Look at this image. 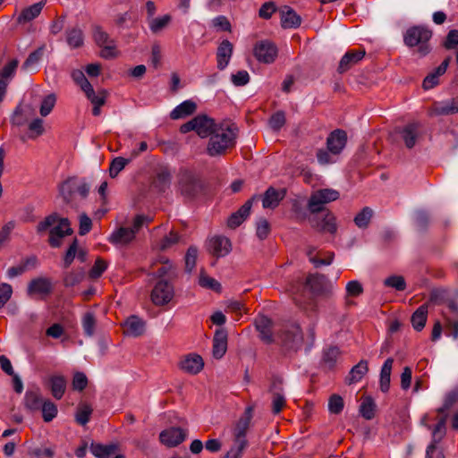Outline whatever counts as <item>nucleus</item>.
Wrapping results in <instances>:
<instances>
[{"label":"nucleus","mask_w":458,"mask_h":458,"mask_svg":"<svg viewBox=\"0 0 458 458\" xmlns=\"http://www.w3.org/2000/svg\"><path fill=\"white\" fill-rule=\"evenodd\" d=\"M277 338L282 347L287 352H298L304 344L306 351L309 352L315 342V328L310 326L304 335L299 324L287 323L277 333Z\"/></svg>","instance_id":"obj_1"},{"label":"nucleus","mask_w":458,"mask_h":458,"mask_svg":"<svg viewBox=\"0 0 458 458\" xmlns=\"http://www.w3.org/2000/svg\"><path fill=\"white\" fill-rule=\"evenodd\" d=\"M48 229L50 233L49 244L54 248L60 247L62 244V239L66 235L72 233V229L69 220L67 218L60 217L55 213L47 216L37 226L38 233Z\"/></svg>","instance_id":"obj_2"},{"label":"nucleus","mask_w":458,"mask_h":458,"mask_svg":"<svg viewBox=\"0 0 458 458\" xmlns=\"http://www.w3.org/2000/svg\"><path fill=\"white\" fill-rule=\"evenodd\" d=\"M236 138V127L228 123H222L216 126L214 133L209 138L207 148L208 154L211 157L219 156L234 144Z\"/></svg>","instance_id":"obj_3"},{"label":"nucleus","mask_w":458,"mask_h":458,"mask_svg":"<svg viewBox=\"0 0 458 458\" xmlns=\"http://www.w3.org/2000/svg\"><path fill=\"white\" fill-rule=\"evenodd\" d=\"M432 32L424 26H413L408 29L403 36L404 44L409 47H419L421 55L429 52L428 41L430 39Z\"/></svg>","instance_id":"obj_4"},{"label":"nucleus","mask_w":458,"mask_h":458,"mask_svg":"<svg viewBox=\"0 0 458 458\" xmlns=\"http://www.w3.org/2000/svg\"><path fill=\"white\" fill-rule=\"evenodd\" d=\"M217 125H219V123H216L213 119L206 115H198L188 123L182 124L180 131L182 133L194 131L201 138H210Z\"/></svg>","instance_id":"obj_5"},{"label":"nucleus","mask_w":458,"mask_h":458,"mask_svg":"<svg viewBox=\"0 0 458 458\" xmlns=\"http://www.w3.org/2000/svg\"><path fill=\"white\" fill-rule=\"evenodd\" d=\"M93 38L95 43L101 48L100 56L102 58L112 59L118 55L115 40L102 27H94Z\"/></svg>","instance_id":"obj_6"},{"label":"nucleus","mask_w":458,"mask_h":458,"mask_svg":"<svg viewBox=\"0 0 458 458\" xmlns=\"http://www.w3.org/2000/svg\"><path fill=\"white\" fill-rule=\"evenodd\" d=\"M340 193L333 189L318 190L310 197L308 208L311 213H318L324 209V206L338 199Z\"/></svg>","instance_id":"obj_7"},{"label":"nucleus","mask_w":458,"mask_h":458,"mask_svg":"<svg viewBox=\"0 0 458 458\" xmlns=\"http://www.w3.org/2000/svg\"><path fill=\"white\" fill-rule=\"evenodd\" d=\"M277 54V47L271 40H259L253 46V55L259 63L270 64L276 61Z\"/></svg>","instance_id":"obj_8"},{"label":"nucleus","mask_w":458,"mask_h":458,"mask_svg":"<svg viewBox=\"0 0 458 458\" xmlns=\"http://www.w3.org/2000/svg\"><path fill=\"white\" fill-rule=\"evenodd\" d=\"M174 295L173 285L167 281L161 280L154 286L151 300L155 305L162 306L170 302Z\"/></svg>","instance_id":"obj_9"},{"label":"nucleus","mask_w":458,"mask_h":458,"mask_svg":"<svg viewBox=\"0 0 458 458\" xmlns=\"http://www.w3.org/2000/svg\"><path fill=\"white\" fill-rule=\"evenodd\" d=\"M254 325L263 343L267 344L275 343L276 338L273 334L274 322L270 318L265 315H259L255 318Z\"/></svg>","instance_id":"obj_10"},{"label":"nucleus","mask_w":458,"mask_h":458,"mask_svg":"<svg viewBox=\"0 0 458 458\" xmlns=\"http://www.w3.org/2000/svg\"><path fill=\"white\" fill-rule=\"evenodd\" d=\"M187 433L184 429L177 427H171L164 429L159 434L160 442L167 447H174L182 443Z\"/></svg>","instance_id":"obj_11"},{"label":"nucleus","mask_w":458,"mask_h":458,"mask_svg":"<svg viewBox=\"0 0 458 458\" xmlns=\"http://www.w3.org/2000/svg\"><path fill=\"white\" fill-rule=\"evenodd\" d=\"M208 249L216 257L222 258L232 251V243L225 236L215 235L208 239Z\"/></svg>","instance_id":"obj_12"},{"label":"nucleus","mask_w":458,"mask_h":458,"mask_svg":"<svg viewBox=\"0 0 458 458\" xmlns=\"http://www.w3.org/2000/svg\"><path fill=\"white\" fill-rule=\"evenodd\" d=\"M179 367L188 374L196 375L202 370L204 361L200 355L190 353L180 361Z\"/></svg>","instance_id":"obj_13"},{"label":"nucleus","mask_w":458,"mask_h":458,"mask_svg":"<svg viewBox=\"0 0 458 458\" xmlns=\"http://www.w3.org/2000/svg\"><path fill=\"white\" fill-rule=\"evenodd\" d=\"M346 141V132L343 130H335L332 131L327 139V149L331 154L338 155L344 148Z\"/></svg>","instance_id":"obj_14"},{"label":"nucleus","mask_w":458,"mask_h":458,"mask_svg":"<svg viewBox=\"0 0 458 458\" xmlns=\"http://www.w3.org/2000/svg\"><path fill=\"white\" fill-rule=\"evenodd\" d=\"M286 195V190L269 187L262 196V207L264 208H276Z\"/></svg>","instance_id":"obj_15"},{"label":"nucleus","mask_w":458,"mask_h":458,"mask_svg":"<svg viewBox=\"0 0 458 458\" xmlns=\"http://www.w3.org/2000/svg\"><path fill=\"white\" fill-rule=\"evenodd\" d=\"M233 53V46L228 40H223L216 50V66L220 71H224L229 64Z\"/></svg>","instance_id":"obj_16"},{"label":"nucleus","mask_w":458,"mask_h":458,"mask_svg":"<svg viewBox=\"0 0 458 458\" xmlns=\"http://www.w3.org/2000/svg\"><path fill=\"white\" fill-rule=\"evenodd\" d=\"M281 26L284 29H295L301 23V18L290 6L284 5L279 9Z\"/></svg>","instance_id":"obj_17"},{"label":"nucleus","mask_w":458,"mask_h":458,"mask_svg":"<svg viewBox=\"0 0 458 458\" xmlns=\"http://www.w3.org/2000/svg\"><path fill=\"white\" fill-rule=\"evenodd\" d=\"M28 294L29 295H38L40 297H45L49 294L52 291V284L48 278L46 277H38L30 282L28 284Z\"/></svg>","instance_id":"obj_18"},{"label":"nucleus","mask_w":458,"mask_h":458,"mask_svg":"<svg viewBox=\"0 0 458 458\" xmlns=\"http://www.w3.org/2000/svg\"><path fill=\"white\" fill-rule=\"evenodd\" d=\"M179 185L182 194L186 196L193 195L197 188L194 174L189 170H181L179 174Z\"/></svg>","instance_id":"obj_19"},{"label":"nucleus","mask_w":458,"mask_h":458,"mask_svg":"<svg viewBox=\"0 0 458 458\" xmlns=\"http://www.w3.org/2000/svg\"><path fill=\"white\" fill-rule=\"evenodd\" d=\"M306 287L314 294H323L328 291L327 279L322 275H310L306 279Z\"/></svg>","instance_id":"obj_20"},{"label":"nucleus","mask_w":458,"mask_h":458,"mask_svg":"<svg viewBox=\"0 0 458 458\" xmlns=\"http://www.w3.org/2000/svg\"><path fill=\"white\" fill-rule=\"evenodd\" d=\"M135 239L133 230L128 227H119L113 231L108 237V242L114 245L124 246Z\"/></svg>","instance_id":"obj_21"},{"label":"nucleus","mask_w":458,"mask_h":458,"mask_svg":"<svg viewBox=\"0 0 458 458\" xmlns=\"http://www.w3.org/2000/svg\"><path fill=\"white\" fill-rule=\"evenodd\" d=\"M45 400L38 388L27 390L24 394L23 404L26 410L35 412L40 410Z\"/></svg>","instance_id":"obj_22"},{"label":"nucleus","mask_w":458,"mask_h":458,"mask_svg":"<svg viewBox=\"0 0 458 458\" xmlns=\"http://www.w3.org/2000/svg\"><path fill=\"white\" fill-rule=\"evenodd\" d=\"M227 350V332L224 328L216 329L213 339V356L221 359Z\"/></svg>","instance_id":"obj_23"},{"label":"nucleus","mask_w":458,"mask_h":458,"mask_svg":"<svg viewBox=\"0 0 458 458\" xmlns=\"http://www.w3.org/2000/svg\"><path fill=\"white\" fill-rule=\"evenodd\" d=\"M450 60L451 56L446 57L438 67L424 79L422 83L424 89H430L438 84V78L446 72Z\"/></svg>","instance_id":"obj_24"},{"label":"nucleus","mask_w":458,"mask_h":458,"mask_svg":"<svg viewBox=\"0 0 458 458\" xmlns=\"http://www.w3.org/2000/svg\"><path fill=\"white\" fill-rule=\"evenodd\" d=\"M445 435V418H443L437 422L432 432V442L427 447L426 458H433V453L437 449V445L442 440Z\"/></svg>","instance_id":"obj_25"},{"label":"nucleus","mask_w":458,"mask_h":458,"mask_svg":"<svg viewBox=\"0 0 458 458\" xmlns=\"http://www.w3.org/2000/svg\"><path fill=\"white\" fill-rule=\"evenodd\" d=\"M365 55V50H358V51H350L344 54V55L341 58L338 72L340 73L345 72L352 66L356 64L359 61H360Z\"/></svg>","instance_id":"obj_26"},{"label":"nucleus","mask_w":458,"mask_h":458,"mask_svg":"<svg viewBox=\"0 0 458 458\" xmlns=\"http://www.w3.org/2000/svg\"><path fill=\"white\" fill-rule=\"evenodd\" d=\"M126 335L139 336L144 333L145 322L138 316H130L123 323Z\"/></svg>","instance_id":"obj_27"},{"label":"nucleus","mask_w":458,"mask_h":458,"mask_svg":"<svg viewBox=\"0 0 458 458\" xmlns=\"http://www.w3.org/2000/svg\"><path fill=\"white\" fill-rule=\"evenodd\" d=\"M196 107L197 106L192 100H184L172 110L170 117L173 120L185 118L186 116L192 114L195 112Z\"/></svg>","instance_id":"obj_28"},{"label":"nucleus","mask_w":458,"mask_h":458,"mask_svg":"<svg viewBox=\"0 0 458 458\" xmlns=\"http://www.w3.org/2000/svg\"><path fill=\"white\" fill-rule=\"evenodd\" d=\"M251 208V200H248L236 212L233 213L227 220V225L230 228L239 226L250 215Z\"/></svg>","instance_id":"obj_29"},{"label":"nucleus","mask_w":458,"mask_h":458,"mask_svg":"<svg viewBox=\"0 0 458 458\" xmlns=\"http://www.w3.org/2000/svg\"><path fill=\"white\" fill-rule=\"evenodd\" d=\"M66 385L67 381L62 375H54L49 377L51 394L57 400H60L64 396L66 390Z\"/></svg>","instance_id":"obj_30"},{"label":"nucleus","mask_w":458,"mask_h":458,"mask_svg":"<svg viewBox=\"0 0 458 458\" xmlns=\"http://www.w3.org/2000/svg\"><path fill=\"white\" fill-rule=\"evenodd\" d=\"M45 3L46 1H40L38 3H36L27 8H25L21 13V14L18 16V22L19 23H25V22H29L32 20H34L35 18H37L44 5H45Z\"/></svg>","instance_id":"obj_31"},{"label":"nucleus","mask_w":458,"mask_h":458,"mask_svg":"<svg viewBox=\"0 0 458 458\" xmlns=\"http://www.w3.org/2000/svg\"><path fill=\"white\" fill-rule=\"evenodd\" d=\"M419 123H412L404 126L400 131L408 148H411L415 145L419 134Z\"/></svg>","instance_id":"obj_32"},{"label":"nucleus","mask_w":458,"mask_h":458,"mask_svg":"<svg viewBox=\"0 0 458 458\" xmlns=\"http://www.w3.org/2000/svg\"><path fill=\"white\" fill-rule=\"evenodd\" d=\"M272 392V411L273 413H279L285 404V397L280 384L274 383Z\"/></svg>","instance_id":"obj_33"},{"label":"nucleus","mask_w":458,"mask_h":458,"mask_svg":"<svg viewBox=\"0 0 458 458\" xmlns=\"http://www.w3.org/2000/svg\"><path fill=\"white\" fill-rule=\"evenodd\" d=\"M369 371L367 360H361L358 364L352 368L346 377V382L349 385L357 383L361 380L365 374Z\"/></svg>","instance_id":"obj_34"},{"label":"nucleus","mask_w":458,"mask_h":458,"mask_svg":"<svg viewBox=\"0 0 458 458\" xmlns=\"http://www.w3.org/2000/svg\"><path fill=\"white\" fill-rule=\"evenodd\" d=\"M45 49L46 46L42 45L35 51L31 52L22 64L21 69L24 71H35L44 55Z\"/></svg>","instance_id":"obj_35"},{"label":"nucleus","mask_w":458,"mask_h":458,"mask_svg":"<svg viewBox=\"0 0 458 458\" xmlns=\"http://www.w3.org/2000/svg\"><path fill=\"white\" fill-rule=\"evenodd\" d=\"M147 21L150 31L154 34H157L170 24L172 16L170 14H164L158 17H150Z\"/></svg>","instance_id":"obj_36"},{"label":"nucleus","mask_w":458,"mask_h":458,"mask_svg":"<svg viewBox=\"0 0 458 458\" xmlns=\"http://www.w3.org/2000/svg\"><path fill=\"white\" fill-rule=\"evenodd\" d=\"M76 178H69L59 186L60 195L66 203H71L72 195L76 192Z\"/></svg>","instance_id":"obj_37"},{"label":"nucleus","mask_w":458,"mask_h":458,"mask_svg":"<svg viewBox=\"0 0 458 458\" xmlns=\"http://www.w3.org/2000/svg\"><path fill=\"white\" fill-rule=\"evenodd\" d=\"M428 304L420 306L411 316V324L415 330L420 331L424 328L427 321Z\"/></svg>","instance_id":"obj_38"},{"label":"nucleus","mask_w":458,"mask_h":458,"mask_svg":"<svg viewBox=\"0 0 458 458\" xmlns=\"http://www.w3.org/2000/svg\"><path fill=\"white\" fill-rule=\"evenodd\" d=\"M117 446L116 445H102V444H91L90 452L98 458H108L110 455L114 454Z\"/></svg>","instance_id":"obj_39"},{"label":"nucleus","mask_w":458,"mask_h":458,"mask_svg":"<svg viewBox=\"0 0 458 458\" xmlns=\"http://www.w3.org/2000/svg\"><path fill=\"white\" fill-rule=\"evenodd\" d=\"M66 41L70 47L78 48L83 45V32L80 28H72L66 31Z\"/></svg>","instance_id":"obj_40"},{"label":"nucleus","mask_w":458,"mask_h":458,"mask_svg":"<svg viewBox=\"0 0 458 458\" xmlns=\"http://www.w3.org/2000/svg\"><path fill=\"white\" fill-rule=\"evenodd\" d=\"M199 284L205 289L212 290L216 293H221V284L215 278L201 271L199 276Z\"/></svg>","instance_id":"obj_41"},{"label":"nucleus","mask_w":458,"mask_h":458,"mask_svg":"<svg viewBox=\"0 0 458 458\" xmlns=\"http://www.w3.org/2000/svg\"><path fill=\"white\" fill-rule=\"evenodd\" d=\"M138 21L137 15L132 12L119 13L115 19V24L121 29L133 27Z\"/></svg>","instance_id":"obj_42"},{"label":"nucleus","mask_w":458,"mask_h":458,"mask_svg":"<svg viewBox=\"0 0 458 458\" xmlns=\"http://www.w3.org/2000/svg\"><path fill=\"white\" fill-rule=\"evenodd\" d=\"M18 65V59L9 61L0 71V81H4L8 85L14 77Z\"/></svg>","instance_id":"obj_43"},{"label":"nucleus","mask_w":458,"mask_h":458,"mask_svg":"<svg viewBox=\"0 0 458 458\" xmlns=\"http://www.w3.org/2000/svg\"><path fill=\"white\" fill-rule=\"evenodd\" d=\"M316 249L314 247H308L306 254L309 258L310 262L315 267H319L320 266H328L333 262L334 253L328 252L326 258L318 259L313 254Z\"/></svg>","instance_id":"obj_44"},{"label":"nucleus","mask_w":458,"mask_h":458,"mask_svg":"<svg viewBox=\"0 0 458 458\" xmlns=\"http://www.w3.org/2000/svg\"><path fill=\"white\" fill-rule=\"evenodd\" d=\"M247 445L246 437H234V444L228 451L226 458H241Z\"/></svg>","instance_id":"obj_45"},{"label":"nucleus","mask_w":458,"mask_h":458,"mask_svg":"<svg viewBox=\"0 0 458 458\" xmlns=\"http://www.w3.org/2000/svg\"><path fill=\"white\" fill-rule=\"evenodd\" d=\"M84 93L93 106L105 105L107 97V92L106 90L101 89L98 92H95L93 87L91 86L89 89L86 90Z\"/></svg>","instance_id":"obj_46"},{"label":"nucleus","mask_w":458,"mask_h":458,"mask_svg":"<svg viewBox=\"0 0 458 458\" xmlns=\"http://www.w3.org/2000/svg\"><path fill=\"white\" fill-rule=\"evenodd\" d=\"M322 232L335 233L336 232L335 217L332 214H327L325 217L315 225Z\"/></svg>","instance_id":"obj_47"},{"label":"nucleus","mask_w":458,"mask_h":458,"mask_svg":"<svg viewBox=\"0 0 458 458\" xmlns=\"http://www.w3.org/2000/svg\"><path fill=\"white\" fill-rule=\"evenodd\" d=\"M81 325L87 336L94 335L96 327V318L92 312H86L81 318Z\"/></svg>","instance_id":"obj_48"},{"label":"nucleus","mask_w":458,"mask_h":458,"mask_svg":"<svg viewBox=\"0 0 458 458\" xmlns=\"http://www.w3.org/2000/svg\"><path fill=\"white\" fill-rule=\"evenodd\" d=\"M40 410L42 411L43 420L46 422H50L57 415V407L50 400H45Z\"/></svg>","instance_id":"obj_49"},{"label":"nucleus","mask_w":458,"mask_h":458,"mask_svg":"<svg viewBox=\"0 0 458 458\" xmlns=\"http://www.w3.org/2000/svg\"><path fill=\"white\" fill-rule=\"evenodd\" d=\"M372 209L369 207H365L362 210L358 213L354 217L355 225L360 228H365L369 224L372 217Z\"/></svg>","instance_id":"obj_50"},{"label":"nucleus","mask_w":458,"mask_h":458,"mask_svg":"<svg viewBox=\"0 0 458 458\" xmlns=\"http://www.w3.org/2000/svg\"><path fill=\"white\" fill-rule=\"evenodd\" d=\"M437 114H449L458 113V99H452L439 104L435 110Z\"/></svg>","instance_id":"obj_51"},{"label":"nucleus","mask_w":458,"mask_h":458,"mask_svg":"<svg viewBox=\"0 0 458 458\" xmlns=\"http://www.w3.org/2000/svg\"><path fill=\"white\" fill-rule=\"evenodd\" d=\"M55 102H56V98H55V94H49L47 97H45L40 105V109H39L40 114L42 116L48 115L51 113V111L53 110V108L55 105Z\"/></svg>","instance_id":"obj_52"},{"label":"nucleus","mask_w":458,"mask_h":458,"mask_svg":"<svg viewBox=\"0 0 458 458\" xmlns=\"http://www.w3.org/2000/svg\"><path fill=\"white\" fill-rule=\"evenodd\" d=\"M129 163V159L118 157L113 159L109 168V174L112 178H114Z\"/></svg>","instance_id":"obj_53"},{"label":"nucleus","mask_w":458,"mask_h":458,"mask_svg":"<svg viewBox=\"0 0 458 458\" xmlns=\"http://www.w3.org/2000/svg\"><path fill=\"white\" fill-rule=\"evenodd\" d=\"M360 413L366 420H371L375 414V403L372 399L364 400L360 406Z\"/></svg>","instance_id":"obj_54"},{"label":"nucleus","mask_w":458,"mask_h":458,"mask_svg":"<svg viewBox=\"0 0 458 458\" xmlns=\"http://www.w3.org/2000/svg\"><path fill=\"white\" fill-rule=\"evenodd\" d=\"M384 284L396 291H403L406 287L405 280L401 276H391L385 279Z\"/></svg>","instance_id":"obj_55"},{"label":"nucleus","mask_w":458,"mask_h":458,"mask_svg":"<svg viewBox=\"0 0 458 458\" xmlns=\"http://www.w3.org/2000/svg\"><path fill=\"white\" fill-rule=\"evenodd\" d=\"M447 301V292L444 289H434L430 293L429 301L427 303L439 305Z\"/></svg>","instance_id":"obj_56"},{"label":"nucleus","mask_w":458,"mask_h":458,"mask_svg":"<svg viewBox=\"0 0 458 458\" xmlns=\"http://www.w3.org/2000/svg\"><path fill=\"white\" fill-rule=\"evenodd\" d=\"M344 400L338 394H333L328 401V411L332 414H339L344 409Z\"/></svg>","instance_id":"obj_57"},{"label":"nucleus","mask_w":458,"mask_h":458,"mask_svg":"<svg viewBox=\"0 0 458 458\" xmlns=\"http://www.w3.org/2000/svg\"><path fill=\"white\" fill-rule=\"evenodd\" d=\"M72 78L75 81V83L80 86L83 92L89 90V88L92 86L90 82L88 81V79L85 77L83 72L81 70L73 71L72 72Z\"/></svg>","instance_id":"obj_58"},{"label":"nucleus","mask_w":458,"mask_h":458,"mask_svg":"<svg viewBox=\"0 0 458 458\" xmlns=\"http://www.w3.org/2000/svg\"><path fill=\"white\" fill-rule=\"evenodd\" d=\"M198 257V250L196 247H190L185 256V269L188 273H191L196 265Z\"/></svg>","instance_id":"obj_59"},{"label":"nucleus","mask_w":458,"mask_h":458,"mask_svg":"<svg viewBox=\"0 0 458 458\" xmlns=\"http://www.w3.org/2000/svg\"><path fill=\"white\" fill-rule=\"evenodd\" d=\"M340 353L341 352L338 347H329L324 352L323 360L329 367H333L340 356Z\"/></svg>","instance_id":"obj_60"},{"label":"nucleus","mask_w":458,"mask_h":458,"mask_svg":"<svg viewBox=\"0 0 458 458\" xmlns=\"http://www.w3.org/2000/svg\"><path fill=\"white\" fill-rule=\"evenodd\" d=\"M92 412L90 406L84 404L81 406L76 413V421L84 426L89 421V418Z\"/></svg>","instance_id":"obj_61"},{"label":"nucleus","mask_w":458,"mask_h":458,"mask_svg":"<svg viewBox=\"0 0 458 458\" xmlns=\"http://www.w3.org/2000/svg\"><path fill=\"white\" fill-rule=\"evenodd\" d=\"M29 130L30 131V138L33 139L38 137L44 133V122L40 118L32 120L29 124Z\"/></svg>","instance_id":"obj_62"},{"label":"nucleus","mask_w":458,"mask_h":458,"mask_svg":"<svg viewBox=\"0 0 458 458\" xmlns=\"http://www.w3.org/2000/svg\"><path fill=\"white\" fill-rule=\"evenodd\" d=\"M270 231L269 223L266 218L260 217L256 223V234L263 240L267 237Z\"/></svg>","instance_id":"obj_63"},{"label":"nucleus","mask_w":458,"mask_h":458,"mask_svg":"<svg viewBox=\"0 0 458 458\" xmlns=\"http://www.w3.org/2000/svg\"><path fill=\"white\" fill-rule=\"evenodd\" d=\"M29 454L36 458H52L54 451L51 447H31L29 450Z\"/></svg>","instance_id":"obj_64"}]
</instances>
